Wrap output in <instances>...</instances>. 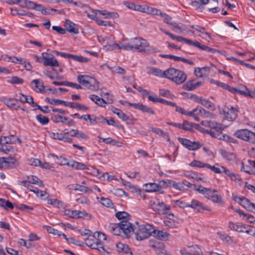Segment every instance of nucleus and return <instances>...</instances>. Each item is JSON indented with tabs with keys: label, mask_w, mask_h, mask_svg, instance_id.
Instances as JSON below:
<instances>
[{
	"label": "nucleus",
	"mask_w": 255,
	"mask_h": 255,
	"mask_svg": "<svg viewBox=\"0 0 255 255\" xmlns=\"http://www.w3.org/2000/svg\"><path fill=\"white\" fill-rule=\"evenodd\" d=\"M109 229L114 235L126 238H129L134 231L133 225L127 221H122L118 224H110Z\"/></svg>",
	"instance_id": "obj_1"
},
{
	"label": "nucleus",
	"mask_w": 255,
	"mask_h": 255,
	"mask_svg": "<svg viewBox=\"0 0 255 255\" xmlns=\"http://www.w3.org/2000/svg\"><path fill=\"white\" fill-rule=\"evenodd\" d=\"M165 78L176 84H181L186 81L187 76L183 71L171 67L166 70Z\"/></svg>",
	"instance_id": "obj_2"
},
{
	"label": "nucleus",
	"mask_w": 255,
	"mask_h": 255,
	"mask_svg": "<svg viewBox=\"0 0 255 255\" xmlns=\"http://www.w3.org/2000/svg\"><path fill=\"white\" fill-rule=\"evenodd\" d=\"M135 238L137 240L142 241L152 236L153 227L148 224H142L138 226V228L134 229Z\"/></svg>",
	"instance_id": "obj_3"
},
{
	"label": "nucleus",
	"mask_w": 255,
	"mask_h": 255,
	"mask_svg": "<svg viewBox=\"0 0 255 255\" xmlns=\"http://www.w3.org/2000/svg\"><path fill=\"white\" fill-rule=\"evenodd\" d=\"M19 99H15L11 97H1V101L3 102L7 107L17 109L20 107L19 104L24 102L31 103H32V97H18Z\"/></svg>",
	"instance_id": "obj_4"
},
{
	"label": "nucleus",
	"mask_w": 255,
	"mask_h": 255,
	"mask_svg": "<svg viewBox=\"0 0 255 255\" xmlns=\"http://www.w3.org/2000/svg\"><path fill=\"white\" fill-rule=\"evenodd\" d=\"M77 81L80 84L92 91L97 90L99 88V83L97 80L87 75H79Z\"/></svg>",
	"instance_id": "obj_5"
},
{
	"label": "nucleus",
	"mask_w": 255,
	"mask_h": 255,
	"mask_svg": "<svg viewBox=\"0 0 255 255\" xmlns=\"http://www.w3.org/2000/svg\"><path fill=\"white\" fill-rule=\"evenodd\" d=\"M202 192L203 195H204L205 198L212 200L214 203L220 204L224 203L222 196L217 193V191L207 188V189H204V190H202Z\"/></svg>",
	"instance_id": "obj_6"
},
{
	"label": "nucleus",
	"mask_w": 255,
	"mask_h": 255,
	"mask_svg": "<svg viewBox=\"0 0 255 255\" xmlns=\"http://www.w3.org/2000/svg\"><path fill=\"white\" fill-rule=\"evenodd\" d=\"M119 102L124 106L128 105V106L133 107L135 109L140 110L143 113H146L152 115L155 114V111L152 109L140 103H132L128 102L127 101L122 100H120Z\"/></svg>",
	"instance_id": "obj_7"
},
{
	"label": "nucleus",
	"mask_w": 255,
	"mask_h": 255,
	"mask_svg": "<svg viewBox=\"0 0 255 255\" xmlns=\"http://www.w3.org/2000/svg\"><path fill=\"white\" fill-rule=\"evenodd\" d=\"M43 63L45 66H50L52 67H59V64L54 56L51 54L46 52L42 53Z\"/></svg>",
	"instance_id": "obj_8"
},
{
	"label": "nucleus",
	"mask_w": 255,
	"mask_h": 255,
	"mask_svg": "<svg viewBox=\"0 0 255 255\" xmlns=\"http://www.w3.org/2000/svg\"><path fill=\"white\" fill-rule=\"evenodd\" d=\"M53 53L57 55H60L62 57L65 58H70L73 60L81 63H87L89 61V59L87 58H85L82 56L73 55L69 53H64L62 52H58L57 51H53Z\"/></svg>",
	"instance_id": "obj_9"
},
{
	"label": "nucleus",
	"mask_w": 255,
	"mask_h": 255,
	"mask_svg": "<svg viewBox=\"0 0 255 255\" xmlns=\"http://www.w3.org/2000/svg\"><path fill=\"white\" fill-rule=\"evenodd\" d=\"M222 111L226 119L229 121H234L237 117L238 111L233 107L224 106Z\"/></svg>",
	"instance_id": "obj_10"
},
{
	"label": "nucleus",
	"mask_w": 255,
	"mask_h": 255,
	"mask_svg": "<svg viewBox=\"0 0 255 255\" xmlns=\"http://www.w3.org/2000/svg\"><path fill=\"white\" fill-rule=\"evenodd\" d=\"M112 110L113 112L116 114L120 119L122 121L126 122L128 124L133 123L134 119L131 115H127L120 109L115 107H112Z\"/></svg>",
	"instance_id": "obj_11"
},
{
	"label": "nucleus",
	"mask_w": 255,
	"mask_h": 255,
	"mask_svg": "<svg viewBox=\"0 0 255 255\" xmlns=\"http://www.w3.org/2000/svg\"><path fill=\"white\" fill-rule=\"evenodd\" d=\"M189 207L196 210L198 212L201 213L202 212L203 210L211 211V208L209 206L196 199L192 200L189 205Z\"/></svg>",
	"instance_id": "obj_12"
},
{
	"label": "nucleus",
	"mask_w": 255,
	"mask_h": 255,
	"mask_svg": "<svg viewBox=\"0 0 255 255\" xmlns=\"http://www.w3.org/2000/svg\"><path fill=\"white\" fill-rule=\"evenodd\" d=\"M190 98L208 109H210L212 110L215 109L214 105L211 101L206 99L204 97H190Z\"/></svg>",
	"instance_id": "obj_13"
},
{
	"label": "nucleus",
	"mask_w": 255,
	"mask_h": 255,
	"mask_svg": "<svg viewBox=\"0 0 255 255\" xmlns=\"http://www.w3.org/2000/svg\"><path fill=\"white\" fill-rule=\"evenodd\" d=\"M133 43L135 45V50L140 52V50L144 49L149 47V43L142 38H135L133 40Z\"/></svg>",
	"instance_id": "obj_14"
},
{
	"label": "nucleus",
	"mask_w": 255,
	"mask_h": 255,
	"mask_svg": "<svg viewBox=\"0 0 255 255\" xmlns=\"http://www.w3.org/2000/svg\"><path fill=\"white\" fill-rule=\"evenodd\" d=\"M112 98V97H111L110 98L109 97H107V99L105 100L100 98V97H90L92 101H93L96 104L101 107H105V105L107 104H112L113 102V100Z\"/></svg>",
	"instance_id": "obj_15"
},
{
	"label": "nucleus",
	"mask_w": 255,
	"mask_h": 255,
	"mask_svg": "<svg viewBox=\"0 0 255 255\" xmlns=\"http://www.w3.org/2000/svg\"><path fill=\"white\" fill-rule=\"evenodd\" d=\"M33 83L35 85L34 90L36 92L46 93L48 94H50V92L47 90L48 88H46V87L43 86V82L41 80H33Z\"/></svg>",
	"instance_id": "obj_16"
},
{
	"label": "nucleus",
	"mask_w": 255,
	"mask_h": 255,
	"mask_svg": "<svg viewBox=\"0 0 255 255\" xmlns=\"http://www.w3.org/2000/svg\"><path fill=\"white\" fill-rule=\"evenodd\" d=\"M98 12L101 15H105L106 16L105 18L111 17L113 16V15L115 14V13H114L113 12H109L106 10H100L95 9V10H93V12L92 14L88 13L87 16L88 17H89L90 18L96 21V19H97L96 18V15Z\"/></svg>",
	"instance_id": "obj_17"
},
{
	"label": "nucleus",
	"mask_w": 255,
	"mask_h": 255,
	"mask_svg": "<svg viewBox=\"0 0 255 255\" xmlns=\"http://www.w3.org/2000/svg\"><path fill=\"white\" fill-rule=\"evenodd\" d=\"M202 85L203 83L201 82L196 81V80H191L184 84L182 88L184 90L191 91L201 86Z\"/></svg>",
	"instance_id": "obj_18"
},
{
	"label": "nucleus",
	"mask_w": 255,
	"mask_h": 255,
	"mask_svg": "<svg viewBox=\"0 0 255 255\" xmlns=\"http://www.w3.org/2000/svg\"><path fill=\"white\" fill-rule=\"evenodd\" d=\"M65 134H70L71 137H76L78 139L88 140V136L85 133L77 129H71L69 132H64Z\"/></svg>",
	"instance_id": "obj_19"
},
{
	"label": "nucleus",
	"mask_w": 255,
	"mask_h": 255,
	"mask_svg": "<svg viewBox=\"0 0 255 255\" xmlns=\"http://www.w3.org/2000/svg\"><path fill=\"white\" fill-rule=\"evenodd\" d=\"M169 234L167 232H164L161 230L154 229L152 231V236L158 240L161 241H166L169 236Z\"/></svg>",
	"instance_id": "obj_20"
},
{
	"label": "nucleus",
	"mask_w": 255,
	"mask_h": 255,
	"mask_svg": "<svg viewBox=\"0 0 255 255\" xmlns=\"http://www.w3.org/2000/svg\"><path fill=\"white\" fill-rule=\"evenodd\" d=\"M201 124L206 127H209L211 128L215 129L217 132L221 130V125L216 122L215 121L205 120L201 122Z\"/></svg>",
	"instance_id": "obj_21"
},
{
	"label": "nucleus",
	"mask_w": 255,
	"mask_h": 255,
	"mask_svg": "<svg viewBox=\"0 0 255 255\" xmlns=\"http://www.w3.org/2000/svg\"><path fill=\"white\" fill-rule=\"evenodd\" d=\"M113 49L118 48L119 49H124L126 50H131L133 51H135V45L133 43V41L131 42V43H128L127 44H114L112 45Z\"/></svg>",
	"instance_id": "obj_22"
},
{
	"label": "nucleus",
	"mask_w": 255,
	"mask_h": 255,
	"mask_svg": "<svg viewBox=\"0 0 255 255\" xmlns=\"http://www.w3.org/2000/svg\"><path fill=\"white\" fill-rule=\"evenodd\" d=\"M116 248L117 251L119 253L126 255H132V253L130 251L129 247L126 244L119 243L116 244Z\"/></svg>",
	"instance_id": "obj_23"
},
{
	"label": "nucleus",
	"mask_w": 255,
	"mask_h": 255,
	"mask_svg": "<svg viewBox=\"0 0 255 255\" xmlns=\"http://www.w3.org/2000/svg\"><path fill=\"white\" fill-rule=\"evenodd\" d=\"M33 193L36 194L37 197L42 200H45L49 197V194L46 191H42L34 186H33Z\"/></svg>",
	"instance_id": "obj_24"
},
{
	"label": "nucleus",
	"mask_w": 255,
	"mask_h": 255,
	"mask_svg": "<svg viewBox=\"0 0 255 255\" xmlns=\"http://www.w3.org/2000/svg\"><path fill=\"white\" fill-rule=\"evenodd\" d=\"M65 23L67 25L66 30L70 33L73 34H78L79 29L76 27V24L71 21L69 19H66Z\"/></svg>",
	"instance_id": "obj_25"
},
{
	"label": "nucleus",
	"mask_w": 255,
	"mask_h": 255,
	"mask_svg": "<svg viewBox=\"0 0 255 255\" xmlns=\"http://www.w3.org/2000/svg\"><path fill=\"white\" fill-rule=\"evenodd\" d=\"M250 131L247 129H238L234 132V134L237 137L247 141L248 134H249Z\"/></svg>",
	"instance_id": "obj_26"
},
{
	"label": "nucleus",
	"mask_w": 255,
	"mask_h": 255,
	"mask_svg": "<svg viewBox=\"0 0 255 255\" xmlns=\"http://www.w3.org/2000/svg\"><path fill=\"white\" fill-rule=\"evenodd\" d=\"M156 208L154 209V211L158 214L163 213L164 211L166 210H169L170 209V206L166 205L163 202L160 201L158 200Z\"/></svg>",
	"instance_id": "obj_27"
},
{
	"label": "nucleus",
	"mask_w": 255,
	"mask_h": 255,
	"mask_svg": "<svg viewBox=\"0 0 255 255\" xmlns=\"http://www.w3.org/2000/svg\"><path fill=\"white\" fill-rule=\"evenodd\" d=\"M143 186L145 187V190L147 192H159V187L157 185V183H146L143 185Z\"/></svg>",
	"instance_id": "obj_28"
},
{
	"label": "nucleus",
	"mask_w": 255,
	"mask_h": 255,
	"mask_svg": "<svg viewBox=\"0 0 255 255\" xmlns=\"http://www.w3.org/2000/svg\"><path fill=\"white\" fill-rule=\"evenodd\" d=\"M148 73L161 77H165V76H166V70L163 71L158 68L154 67L149 68Z\"/></svg>",
	"instance_id": "obj_29"
},
{
	"label": "nucleus",
	"mask_w": 255,
	"mask_h": 255,
	"mask_svg": "<svg viewBox=\"0 0 255 255\" xmlns=\"http://www.w3.org/2000/svg\"><path fill=\"white\" fill-rule=\"evenodd\" d=\"M69 166L77 170L88 169V167L85 164L74 160H71L69 162Z\"/></svg>",
	"instance_id": "obj_30"
},
{
	"label": "nucleus",
	"mask_w": 255,
	"mask_h": 255,
	"mask_svg": "<svg viewBox=\"0 0 255 255\" xmlns=\"http://www.w3.org/2000/svg\"><path fill=\"white\" fill-rule=\"evenodd\" d=\"M200 2L197 0L193 1L191 3L192 5L195 6L196 9L202 11L204 9L203 5L208 3L209 0H199Z\"/></svg>",
	"instance_id": "obj_31"
},
{
	"label": "nucleus",
	"mask_w": 255,
	"mask_h": 255,
	"mask_svg": "<svg viewBox=\"0 0 255 255\" xmlns=\"http://www.w3.org/2000/svg\"><path fill=\"white\" fill-rule=\"evenodd\" d=\"M228 226L231 230L238 232H244L243 228H245V227L242 223L235 224L232 222H229Z\"/></svg>",
	"instance_id": "obj_32"
},
{
	"label": "nucleus",
	"mask_w": 255,
	"mask_h": 255,
	"mask_svg": "<svg viewBox=\"0 0 255 255\" xmlns=\"http://www.w3.org/2000/svg\"><path fill=\"white\" fill-rule=\"evenodd\" d=\"M246 91H244L237 89L236 94L242 95L244 96H255V88L248 89L246 86H244Z\"/></svg>",
	"instance_id": "obj_33"
},
{
	"label": "nucleus",
	"mask_w": 255,
	"mask_h": 255,
	"mask_svg": "<svg viewBox=\"0 0 255 255\" xmlns=\"http://www.w3.org/2000/svg\"><path fill=\"white\" fill-rule=\"evenodd\" d=\"M219 153L223 158L229 161L233 160L235 158V155L234 153L227 151L225 150L221 149Z\"/></svg>",
	"instance_id": "obj_34"
},
{
	"label": "nucleus",
	"mask_w": 255,
	"mask_h": 255,
	"mask_svg": "<svg viewBox=\"0 0 255 255\" xmlns=\"http://www.w3.org/2000/svg\"><path fill=\"white\" fill-rule=\"evenodd\" d=\"M152 247L155 249V252L158 255H164L166 253L163 244L159 243L153 245Z\"/></svg>",
	"instance_id": "obj_35"
},
{
	"label": "nucleus",
	"mask_w": 255,
	"mask_h": 255,
	"mask_svg": "<svg viewBox=\"0 0 255 255\" xmlns=\"http://www.w3.org/2000/svg\"><path fill=\"white\" fill-rule=\"evenodd\" d=\"M3 59L9 62L11 61L13 63H16L19 64H23L22 61L23 59L21 58H18L16 57L15 56H10L8 55H5L3 56Z\"/></svg>",
	"instance_id": "obj_36"
},
{
	"label": "nucleus",
	"mask_w": 255,
	"mask_h": 255,
	"mask_svg": "<svg viewBox=\"0 0 255 255\" xmlns=\"http://www.w3.org/2000/svg\"><path fill=\"white\" fill-rule=\"evenodd\" d=\"M51 119L54 123L61 122L64 124L66 123V121L68 120V118L59 115H53L51 116Z\"/></svg>",
	"instance_id": "obj_37"
},
{
	"label": "nucleus",
	"mask_w": 255,
	"mask_h": 255,
	"mask_svg": "<svg viewBox=\"0 0 255 255\" xmlns=\"http://www.w3.org/2000/svg\"><path fill=\"white\" fill-rule=\"evenodd\" d=\"M53 157L54 160L57 164L61 165H67L69 166V162H68L67 160L65 158L62 156L58 157L56 155H53Z\"/></svg>",
	"instance_id": "obj_38"
},
{
	"label": "nucleus",
	"mask_w": 255,
	"mask_h": 255,
	"mask_svg": "<svg viewBox=\"0 0 255 255\" xmlns=\"http://www.w3.org/2000/svg\"><path fill=\"white\" fill-rule=\"evenodd\" d=\"M116 217L119 220H123V221H127L129 219L130 215L125 211L118 212L116 213Z\"/></svg>",
	"instance_id": "obj_39"
},
{
	"label": "nucleus",
	"mask_w": 255,
	"mask_h": 255,
	"mask_svg": "<svg viewBox=\"0 0 255 255\" xmlns=\"http://www.w3.org/2000/svg\"><path fill=\"white\" fill-rule=\"evenodd\" d=\"M32 241V233L30 234L29 235V240L28 242L23 240V239H20L18 242V245L20 246H23L25 247L26 248H30L31 246V242Z\"/></svg>",
	"instance_id": "obj_40"
},
{
	"label": "nucleus",
	"mask_w": 255,
	"mask_h": 255,
	"mask_svg": "<svg viewBox=\"0 0 255 255\" xmlns=\"http://www.w3.org/2000/svg\"><path fill=\"white\" fill-rule=\"evenodd\" d=\"M36 119L42 125H46L49 122L48 118L42 114L37 115L36 116Z\"/></svg>",
	"instance_id": "obj_41"
},
{
	"label": "nucleus",
	"mask_w": 255,
	"mask_h": 255,
	"mask_svg": "<svg viewBox=\"0 0 255 255\" xmlns=\"http://www.w3.org/2000/svg\"><path fill=\"white\" fill-rule=\"evenodd\" d=\"M106 121V119L104 118L103 116H100L98 117H96L94 116H92L91 119H90V122L91 124H100V123H105Z\"/></svg>",
	"instance_id": "obj_42"
},
{
	"label": "nucleus",
	"mask_w": 255,
	"mask_h": 255,
	"mask_svg": "<svg viewBox=\"0 0 255 255\" xmlns=\"http://www.w3.org/2000/svg\"><path fill=\"white\" fill-rule=\"evenodd\" d=\"M93 237L96 239V241L100 243L106 240V235L101 232H96L94 233Z\"/></svg>",
	"instance_id": "obj_43"
},
{
	"label": "nucleus",
	"mask_w": 255,
	"mask_h": 255,
	"mask_svg": "<svg viewBox=\"0 0 255 255\" xmlns=\"http://www.w3.org/2000/svg\"><path fill=\"white\" fill-rule=\"evenodd\" d=\"M71 186L73 190L79 191L84 193H87L89 191L88 187L79 184H73Z\"/></svg>",
	"instance_id": "obj_44"
},
{
	"label": "nucleus",
	"mask_w": 255,
	"mask_h": 255,
	"mask_svg": "<svg viewBox=\"0 0 255 255\" xmlns=\"http://www.w3.org/2000/svg\"><path fill=\"white\" fill-rule=\"evenodd\" d=\"M145 13L160 16L161 14H162V12L160 10L156 9L155 8L151 7H146Z\"/></svg>",
	"instance_id": "obj_45"
},
{
	"label": "nucleus",
	"mask_w": 255,
	"mask_h": 255,
	"mask_svg": "<svg viewBox=\"0 0 255 255\" xmlns=\"http://www.w3.org/2000/svg\"><path fill=\"white\" fill-rule=\"evenodd\" d=\"M33 9L40 11L43 15H46V13H47V12L45 11V8L42 5L37 4L34 2H33Z\"/></svg>",
	"instance_id": "obj_46"
},
{
	"label": "nucleus",
	"mask_w": 255,
	"mask_h": 255,
	"mask_svg": "<svg viewBox=\"0 0 255 255\" xmlns=\"http://www.w3.org/2000/svg\"><path fill=\"white\" fill-rule=\"evenodd\" d=\"M96 240L94 238H87L85 240V244L90 248L92 249L94 248H96L97 245L96 244Z\"/></svg>",
	"instance_id": "obj_47"
},
{
	"label": "nucleus",
	"mask_w": 255,
	"mask_h": 255,
	"mask_svg": "<svg viewBox=\"0 0 255 255\" xmlns=\"http://www.w3.org/2000/svg\"><path fill=\"white\" fill-rule=\"evenodd\" d=\"M160 50L156 47H148L144 49L140 50V52L146 53L147 54H151L154 53L159 52Z\"/></svg>",
	"instance_id": "obj_48"
},
{
	"label": "nucleus",
	"mask_w": 255,
	"mask_h": 255,
	"mask_svg": "<svg viewBox=\"0 0 255 255\" xmlns=\"http://www.w3.org/2000/svg\"><path fill=\"white\" fill-rule=\"evenodd\" d=\"M45 101L48 102L49 103H50L51 105H63L64 101L58 100V99H55L53 98H49L47 97L45 99Z\"/></svg>",
	"instance_id": "obj_49"
},
{
	"label": "nucleus",
	"mask_w": 255,
	"mask_h": 255,
	"mask_svg": "<svg viewBox=\"0 0 255 255\" xmlns=\"http://www.w3.org/2000/svg\"><path fill=\"white\" fill-rule=\"evenodd\" d=\"M172 59H173L174 61H181L183 62L190 64L191 65H193L194 64V62L192 61L189 60L188 59L183 58L182 57H178L173 55Z\"/></svg>",
	"instance_id": "obj_50"
},
{
	"label": "nucleus",
	"mask_w": 255,
	"mask_h": 255,
	"mask_svg": "<svg viewBox=\"0 0 255 255\" xmlns=\"http://www.w3.org/2000/svg\"><path fill=\"white\" fill-rule=\"evenodd\" d=\"M100 202L102 205L107 207H112L113 206V203L112 201L109 198H105L104 197H101Z\"/></svg>",
	"instance_id": "obj_51"
},
{
	"label": "nucleus",
	"mask_w": 255,
	"mask_h": 255,
	"mask_svg": "<svg viewBox=\"0 0 255 255\" xmlns=\"http://www.w3.org/2000/svg\"><path fill=\"white\" fill-rule=\"evenodd\" d=\"M168 182L170 186H172L174 188L180 191L183 190V185L181 182L177 183L171 180H168Z\"/></svg>",
	"instance_id": "obj_52"
},
{
	"label": "nucleus",
	"mask_w": 255,
	"mask_h": 255,
	"mask_svg": "<svg viewBox=\"0 0 255 255\" xmlns=\"http://www.w3.org/2000/svg\"><path fill=\"white\" fill-rule=\"evenodd\" d=\"M206 165H207V163H203L200 161L196 160H194L190 163L191 166L198 168H206Z\"/></svg>",
	"instance_id": "obj_53"
},
{
	"label": "nucleus",
	"mask_w": 255,
	"mask_h": 255,
	"mask_svg": "<svg viewBox=\"0 0 255 255\" xmlns=\"http://www.w3.org/2000/svg\"><path fill=\"white\" fill-rule=\"evenodd\" d=\"M181 129L186 131H191L192 130V125L187 121H184L183 124H181Z\"/></svg>",
	"instance_id": "obj_54"
},
{
	"label": "nucleus",
	"mask_w": 255,
	"mask_h": 255,
	"mask_svg": "<svg viewBox=\"0 0 255 255\" xmlns=\"http://www.w3.org/2000/svg\"><path fill=\"white\" fill-rule=\"evenodd\" d=\"M250 201L248 199L245 197H242V199L241 201H239V204L247 210L250 208Z\"/></svg>",
	"instance_id": "obj_55"
},
{
	"label": "nucleus",
	"mask_w": 255,
	"mask_h": 255,
	"mask_svg": "<svg viewBox=\"0 0 255 255\" xmlns=\"http://www.w3.org/2000/svg\"><path fill=\"white\" fill-rule=\"evenodd\" d=\"M32 2L30 1H27L26 0H18L17 4L22 7H27L30 8Z\"/></svg>",
	"instance_id": "obj_56"
},
{
	"label": "nucleus",
	"mask_w": 255,
	"mask_h": 255,
	"mask_svg": "<svg viewBox=\"0 0 255 255\" xmlns=\"http://www.w3.org/2000/svg\"><path fill=\"white\" fill-rule=\"evenodd\" d=\"M122 182L123 184L124 185H125L126 187L128 188L129 189H130L131 190V191L132 192H136L137 189L136 188L132 185L130 182L126 181L123 178H121Z\"/></svg>",
	"instance_id": "obj_57"
},
{
	"label": "nucleus",
	"mask_w": 255,
	"mask_h": 255,
	"mask_svg": "<svg viewBox=\"0 0 255 255\" xmlns=\"http://www.w3.org/2000/svg\"><path fill=\"white\" fill-rule=\"evenodd\" d=\"M178 140L184 147L187 149L189 148L191 141L188 139L182 137H178Z\"/></svg>",
	"instance_id": "obj_58"
},
{
	"label": "nucleus",
	"mask_w": 255,
	"mask_h": 255,
	"mask_svg": "<svg viewBox=\"0 0 255 255\" xmlns=\"http://www.w3.org/2000/svg\"><path fill=\"white\" fill-rule=\"evenodd\" d=\"M18 184L19 185H23V186L25 187L27 189H29V191H32V182H31L29 180H23V181H19Z\"/></svg>",
	"instance_id": "obj_59"
},
{
	"label": "nucleus",
	"mask_w": 255,
	"mask_h": 255,
	"mask_svg": "<svg viewBox=\"0 0 255 255\" xmlns=\"http://www.w3.org/2000/svg\"><path fill=\"white\" fill-rule=\"evenodd\" d=\"M167 180V181H165L163 180H160L157 184L158 186L159 187V191L161 193H163V191H161V190L162 188H165L168 186L169 184L168 183Z\"/></svg>",
	"instance_id": "obj_60"
},
{
	"label": "nucleus",
	"mask_w": 255,
	"mask_h": 255,
	"mask_svg": "<svg viewBox=\"0 0 255 255\" xmlns=\"http://www.w3.org/2000/svg\"><path fill=\"white\" fill-rule=\"evenodd\" d=\"M249 133L248 134L247 138V141L252 144H255V133L251 130Z\"/></svg>",
	"instance_id": "obj_61"
},
{
	"label": "nucleus",
	"mask_w": 255,
	"mask_h": 255,
	"mask_svg": "<svg viewBox=\"0 0 255 255\" xmlns=\"http://www.w3.org/2000/svg\"><path fill=\"white\" fill-rule=\"evenodd\" d=\"M46 229L47 232L50 234H52L55 235H57L58 236H60L61 235V232L50 226H46Z\"/></svg>",
	"instance_id": "obj_62"
},
{
	"label": "nucleus",
	"mask_w": 255,
	"mask_h": 255,
	"mask_svg": "<svg viewBox=\"0 0 255 255\" xmlns=\"http://www.w3.org/2000/svg\"><path fill=\"white\" fill-rule=\"evenodd\" d=\"M8 82L11 84H19L23 83V80L18 77L13 76Z\"/></svg>",
	"instance_id": "obj_63"
},
{
	"label": "nucleus",
	"mask_w": 255,
	"mask_h": 255,
	"mask_svg": "<svg viewBox=\"0 0 255 255\" xmlns=\"http://www.w3.org/2000/svg\"><path fill=\"white\" fill-rule=\"evenodd\" d=\"M201 147V144L197 141H191L190 146L188 148L189 150H195Z\"/></svg>",
	"instance_id": "obj_64"
}]
</instances>
